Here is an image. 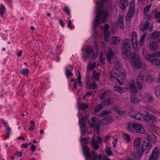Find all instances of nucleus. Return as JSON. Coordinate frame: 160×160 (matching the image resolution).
I'll use <instances>...</instances> for the list:
<instances>
[{"label": "nucleus", "mask_w": 160, "mask_h": 160, "mask_svg": "<svg viewBox=\"0 0 160 160\" xmlns=\"http://www.w3.org/2000/svg\"><path fill=\"white\" fill-rule=\"evenodd\" d=\"M155 139V136L151 132L148 133L147 137L145 138L143 140V143L142 145L141 149L142 152H145L147 154L149 152L150 149L152 147L151 142L154 141L153 139Z\"/></svg>", "instance_id": "f257e3e1"}, {"label": "nucleus", "mask_w": 160, "mask_h": 160, "mask_svg": "<svg viewBox=\"0 0 160 160\" xmlns=\"http://www.w3.org/2000/svg\"><path fill=\"white\" fill-rule=\"evenodd\" d=\"M108 15V12L106 10L98 11L93 23L94 28H96L100 23L105 22Z\"/></svg>", "instance_id": "f03ea898"}, {"label": "nucleus", "mask_w": 160, "mask_h": 160, "mask_svg": "<svg viewBox=\"0 0 160 160\" xmlns=\"http://www.w3.org/2000/svg\"><path fill=\"white\" fill-rule=\"evenodd\" d=\"M128 129L130 132L140 134H143L145 132V130L143 128L140 123H132L130 122L128 125Z\"/></svg>", "instance_id": "7ed1b4c3"}, {"label": "nucleus", "mask_w": 160, "mask_h": 160, "mask_svg": "<svg viewBox=\"0 0 160 160\" xmlns=\"http://www.w3.org/2000/svg\"><path fill=\"white\" fill-rule=\"evenodd\" d=\"M83 153L85 157L90 160H97L98 154L97 152L93 151L90 153L89 148L87 146L84 145L82 146Z\"/></svg>", "instance_id": "20e7f679"}, {"label": "nucleus", "mask_w": 160, "mask_h": 160, "mask_svg": "<svg viewBox=\"0 0 160 160\" xmlns=\"http://www.w3.org/2000/svg\"><path fill=\"white\" fill-rule=\"evenodd\" d=\"M98 45L95 43L94 46V49H91L88 48L86 49V52L83 55V58L86 59L87 57L91 55L92 58L96 57L98 54Z\"/></svg>", "instance_id": "39448f33"}, {"label": "nucleus", "mask_w": 160, "mask_h": 160, "mask_svg": "<svg viewBox=\"0 0 160 160\" xmlns=\"http://www.w3.org/2000/svg\"><path fill=\"white\" fill-rule=\"evenodd\" d=\"M131 65L134 69H139L141 67L142 64L138 55L134 54L131 58Z\"/></svg>", "instance_id": "423d86ee"}, {"label": "nucleus", "mask_w": 160, "mask_h": 160, "mask_svg": "<svg viewBox=\"0 0 160 160\" xmlns=\"http://www.w3.org/2000/svg\"><path fill=\"white\" fill-rule=\"evenodd\" d=\"M131 39L133 49L136 51H138L140 49V47L138 44L137 34L135 31H133L132 32Z\"/></svg>", "instance_id": "0eeeda50"}, {"label": "nucleus", "mask_w": 160, "mask_h": 160, "mask_svg": "<svg viewBox=\"0 0 160 160\" xmlns=\"http://www.w3.org/2000/svg\"><path fill=\"white\" fill-rule=\"evenodd\" d=\"M119 72L118 70L114 68L112 69L110 73V78L112 81L117 80L119 82V84L121 85L122 83L120 82V81L118 80L119 78H120V75H119Z\"/></svg>", "instance_id": "6e6552de"}, {"label": "nucleus", "mask_w": 160, "mask_h": 160, "mask_svg": "<svg viewBox=\"0 0 160 160\" xmlns=\"http://www.w3.org/2000/svg\"><path fill=\"white\" fill-rule=\"evenodd\" d=\"M89 119L87 117L86 118H84L80 119L79 121V124L80 126V128L82 134L85 135L86 133V131L87 129L86 127L85 122L88 121L89 122Z\"/></svg>", "instance_id": "1a4fd4ad"}, {"label": "nucleus", "mask_w": 160, "mask_h": 160, "mask_svg": "<svg viewBox=\"0 0 160 160\" xmlns=\"http://www.w3.org/2000/svg\"><path fill=\"white\" fill-rule=\"evenodd\" d=\"M92 123L90 121H89V123L90 124V127L94 129L96 133H98L100 131V124L99 121L96 119H94L93 117L92 118Z\"/></svg>", "instance_id": "9d476101"}, {"label": "nucleus", "mask_w": 160, "mask_h": 160, "mask_svg": "<svg viewBox=\"0 0 160 160\" xmlns=\"http://www.w3.org/2000/svg\"><path fill=\"white\" fill-rule=\"evenodd\" d=\"M159 155V149L157 147H156L153 150L148 160H157Z\"/></svg>", "instance_id": "9b49d317"}, {"label": "nucleus", "mask_w": 160, "mask_h": 160, "mask_svg": "<svg viewBox=\"0 0 160 160\" xmlns=\"http://www.w3.org/2000/svg\"><path fill=\"white\" fill-rule=\"evenodd\" d=\"M109 25L107 24H105L103 28L102 27L103 30L104 34L105 37V40L106 42H107L108 40V38L110 37V33L108 30L109 28Z\"/></svg>", "instance_id": "f8f14e48"}, {"label": "nucleus", "mask_w": 160, "mask_h": 160, "mask_svg": "<svg viewBox=\"0 0 160 160\" xmlns=\"http://www.w3.org/2000/svg\"><path fill=\"white\" fill-rule=\"evenodd\" d=\"M128 88L131 93L134 94L137 92V88L135 84V82L134 81H132L130 82Z\"/></svg>", "instance_id": "ddd939ff"}, {"label": "nucleus", "mask_w": 160, "mask_h": 160, "mask_svg": "<svg viewBox=\"0 0 160 160\" xmlns=\"http://www.w3.org/2000/svg\"><path fill=\"white\" fill-rule=\"evenodd\" d=\"M122 48V50H131V43L129 39H126L124 40Z\"/></svg>", "instance_id": "4468645a"}, {"label": "nucleus", "mask_w": 160, "mask_h": 160, "mask_svg": "<svg viewBox=\"0 0 160 160\" xmlns=\"http://www.w3.org/2000/svg\"><path fill=\"white\" fill-rule=\"evenodd\" d=\"M128 0H120L118 5L120 8L124 11L128 7Z\"/></svg>", "instance_id": "2eb2a0df"}, {"label": "nucleus", "mask_w": 160, "mask_h": 160, "mask_svg": "<svg viewBox=\"0 0 160 160\" xmlns=\"http://www.w3.org/2000/svg\"><path fill=\"white\" fill-rule=\"evenodd\" d=\"M130 50H122V56L125 60H128L130 59Z\"/></svg>", "instance_id": "dca6fc26"}, {"label": "nucleus", "mask_w": 160, "mask_h": 160, "mask_svg": "<svg viewBox=\"0 0 160 160\" xmlns=\"http://www.w3.org/2000/svg\"><path fill=\"white\" fill-rule=\"evenodd\" d=\"M70 81L72 82H73V87L74 88H76L77 85V83H78V85L80 86H81L82 85V83L81 81V77L80 74L79 76L77 79L74 80V79H71Z\"/></svg>", "instance_id": "f3484780"}, {"label": "nucleus", "mask_w": 160, "mask_h": 160, "mask_svg": "<svg viewBox=\"0 0 160 160\" xmlns=\"http://www.w3.org/2000/svg\"><path fill=\"white\" fill-rule=\"evenodd\" d=\"M111 94V91L108 90L105 91L101 93L99 96V98L101 100H103L105 98L109 97Z\"/></svg>", "instance_id": "a211bd4d"}, {"label": "nucleus", "mask_w": 160, "mask_h": 160, "mask_svg": "<svg viewBox=\"0 0 160 160\" xmlns=\"http://www.w3.org/2000/svg\"><path fill=\"white\" fill-rule=\"evenodd\" d=\"M110 99H108L103 102L102 103L97 106L96 107L95 110H100L102 107L104 106L105 104V103H107L108 104L112 103V102H110Z\"/></svg>", "instance_id": "6ab92c4d"}, {"label": "nucleus", "mask_w": 160, "mask_h": 160, "mask_svg": "<svg viewBox=\"0 0 160 160\" xmlns=\"http://www.w3.org/2000/svg\"><path fill=\"white\" fill-rule=\"evenodd\" d=\"M149 21H146V22L141 24L139 26V29L142 31H145L148 28L149 25Z\"/></svg>", "instance_id": "aec40b11"}, {"label": "nucleus", "mask_w": 160, "mask_h": 160, "mask_svg": "<svg viewBox=\"0 0 160 160\" xmlns=\"http://www.w3.org/2000/svg\"><path fill=\"white\" fill-rule=\"evenodd\" d=\"M142 139L140 138H138L135 139L133 142V147L135 149H138L141 144Z\"/></svg>", "instance_id": "412c9836"}, {"label": "nucleus", "mask_w": 160, "mask_h": 160, "mask_svg": "<svg viewBox=\"0 0 160 160\" xmlns=\"http://www.w3.org/2000/svg\"><path fill=\"white\" fill-rule=\"evenodd\" d=\"M113 117L110 116L104 118L102 120V123L104 125H106L108 123L111 122L113 121Z\"/></svg>", "instance_id": "4be33fe9"}, {"label": "nucleus", "mask_w": 160, "mask_h": 160, "mask_svg": "<svg viewBox=\"0 0 160 160\" xmlns=\"http://www.w3.org/2000/svg\"><path fill=\"white\" fill-rule=\"evenodd\" d=\"M143 153L142 152V151L141 149V151L140 150H138L136 154H134V152H132V153L134 158L136 160H138L140 159Z\"/></svg>", "instance_id": "5701e85b"}, {"label": "nucleus", "mask_w": 160, "mask_h": 160, "mask_svg": "<svg viewBox=\"0 0 160 160\" xmlns=\"http://www.w3.org/2000/svg\"><path fill=\"white\" fill-rule=\"evenodd\" d=\"M142 52L145 58L147 60L150 61L151 62V60L153 59V57H154L153 56V54L152 55L147 54L146 51L145 49H143Z\"/></svg>", "instance_id": "b1692460"}, {"label": "nucleus", "mask_w": 160, "mask_h": 160, "mask_svg": "<svg viewBox=\"0 0 160 160\" xmlns=\"http://www.w3.org/2000/svg\"><path fill=\"white\" fill-rule=\"evenodd\" d=\"M158 47V45L157 42H152L149 44V47L150 49L152 51L156 50Z\"/></svg>", "instance_id": "393cba45"}, {"label": "nucleus", "mask_w": 160, "mask_h": 160, "mask_svg": "<svg viewBox=\"0 0 160 160\" xmlns=\"http://www.w3.org/2000/svg\"><path fill=\"white\" fill-rule=\"evenodd\" d=\"M91 144L93 148L96 150H97L99 147L98 141L95 140V138L93 137L91 140Z\"/></svg>", "instance_id": "a878e982"}, {"label": "nucleus", "mask_w": 160, "mask_h": 160, "mask_svg": "<svg viewBox=\"0 0 160 160\" xmlns=\"http://www.w3.org/2000/svg\"><path fill=\"white\" fill-rule=\"evenodd\" d=\"M114 89L116 92L119 93H123L126 91L127 88H122L119 86H114L113 87Z\"/></svg>", "instance_id": "bb28decb"}, {"label": "nucleus", "mask_w": 160, "mask_h": 160, "mask_svg": "<svg viewBox=\"0 0 160 160\" xmlns=\"http://www.w3.org/2000/svg\"><path fill=\"white\" fill-rule=\"evenodd\" d=\"M107 60L109 62L110 61V60L114 57V53L112 52L111 49H109L107 54Z\"/></svg>", "instance_id": "cd10ccee"}, {"label": "nucleus", "mask_w": 160, "mask_h": 160, "mask_svg": "<svg viewBox=\"0 0 160 160\" xmlns=\"http://www.w3.org/2000/svg\"><path fill=\"white\" fill-rule=\"evenodd\" d=\"M149 36L151 39H156L160 36V32L156 31L154 32L151 33Z\"/></svg>", "instance_id": "c85d7f7f"}, {"label": "nucleus", "mask_w": 160, "mask_h": 160, "mask_svg": "<svg viewBox=\"0 0 160 160\" xmlns=\"http://www.w3.org/2000/svg\"><path fill=\"white\" fill-rule=\"evenodd\" d=\"M124 17L122 16H120L118 19V24L119 25L121 26V28L122 29H124V28L123 24Z\"/></svg>", "instance_id": "c756f323"}, {"label": "nucleus", "mask_w": 160, "mask_h": 160, "mask_svg": "<svg viewBox=\"0 0 160 160\" xmlns=\"http://www.w3.org/2000/svg\"><path fill=\"white\" fill-rule=\"evenodd\" d=\"M120 39L118 37H112V38L111 44L113 45H116L120 42Z\"/></svg>", "instance_id": "7c9ffc66"}, {"label": "nucleus", "mask_w": 160, "mask_h": 160, "mask_svg": "<svg viewBox=\"0 0 160 160\" xmlns=\"http://www.w3.org/2000/svg\"><path fill=\"white\" fill-rule=\"evenodd\" d=\"M134 12V11H132V10H129L126 16V20L128 21L131 20Z\"/></svg>", "instance_id": "2f4dec72"}, {"label": "nucleus", "mask_w": 160, "mask_h": 160, "mask_svg": "<svg viewBox=\"0 0 160 160\" xmlns=\"http://www.w3.org/2000/svg\"><path fill=\"white\" fill-rule=\"evenodd\" d=\"M87 88L94 90L98 88V86L94 82L92 84H87L86 86Z\"/></svg>", "instance_id": "473e14b6"}, {"label": "nucleus", "mask_w": 160, "mask_h": 160, "mask_svg": "<svg viewBox=\"0 0 160 160\" xmlns=\"http://www.w3.org/2000/svg\"><path fill=\"white\" fill-rule=\"evenodd\" d=\"M101 74V72L98 71H94L93 74V78L99 81V77Z\"/></svg>", "instance_id": "72a5a7b5"}, {"label": "nucleus", "mask_w": 160, "mask_h": 160, "mask_svg": "<svg viewBox=\"0 0 160 160\" xmlns=\"http://www.w3.org/2000/svg\"><path fill=\"white\" fill-rule=\"evenodd\" d=\"M155 93L157 97L160 99V87L156 86L154 88Z\"/></svg>", "instance_id": "f704fd0d"}, {"label": "nucleus", "mask_w": 160, "mask_h": 160, "mask_svg": "<svg viewBox=\"0 0 160 160\" xmlns=\"http://www.w3.org/2000/svg\"><path fill=\"white\" fill-rule=\"evenodd\" d=\"M88 108V106L87 104L81 103L78 106V108L79 109L84 110L87 109Z\"/></svg>", "instance_id": "c9c22d12"}, {"label": "nucleus", "mask_w": 160, "mask_h": 160, "mask_svg": "<svg viewBox=\"0 0 160 160\" xmlns=\"http://www.w3.org/2000/svg\"><path fill=\"white\" fill-rule=\"evenodd\" d=\"M131 100L132 103H137L139 102V100L138 98H136L134 95L131 94Z\"/></svg>", "instance_id": "e433bc0d"}, {"label": "nucleus", "mask_w": 160, "mask_h": 160, "mask_svg": "<svg viewBox=\"0 0 160 160\" xmlns=\"http://www.w3.org/2000/svg\"><path fill=\"white\" fill-rule=\"evenodd\" d=\"M151 63L156 65H160V59L153 58L151 60Z\"/></svg>", "instance_id": "4c0bfd02"}, {"label": "nucleus", "mask_w": 160, "mask_h": 160, "mask_svg": "<svg viewBox=\"0 0 160 160\" xmlns=\"http://www.w3.org/2000/svg\"><path fill=\"white\" fill-rule=\"evenodd\" d=\"M144 116L146 118L147 120H151L154 119V117L153 116L151 115L149 113L147 112L144 114Z\"/></svg>", "instance_id": "58836bf2"}, {"label": "nucleus", "mask_w": 160, "mask_h": 160, "mask_svg": "<svg viewBox=\"0 0 160 160\" xmlns=\"http://www.w3.org/2000/svg\"><path fill=\"white\" fill-rule=\"evenodd\" d=\"M146 34V33H143L140 38L139 40V45L140 46L142 45L144 42Z\"/></svg>", "instance_id": "ea45409f"}, {"label": "nucleus", "mask_w": 160, "mask_h": 160, "mask_svg": "<svg viewBox=\"0 0 160 160\" xmlns=\"http://www.w3.org/2000/svg\"><path fill=\"white\" fill-rule=\"evenodd\" d=\"M135 0H132L130 3L129 10L134 11Z\"/></svg>", "instance_id": "a19ab883"}, {"label": "nucleus", "mask_w": 160, "mask_h": 160, "mask_svg": "<svg viewBox=\"0 0 160 160\" xmlns=\"http://www.w3.org/2000/svg\"><path fill=\"white\" fill-rule=\"evenodd\" d=\"M144 79V75L143 74L141 73L138 76L137 81L138 82H143Z\"/></svg>", "instance_id": "79ce46f5"}, {"label": "nucleus", "mask_w": 160, "mask_h": 160, "mask_svg": "<svg viewBox=\"0 0 160 160\" xmlns=\"http://www.w3.org/2000/svg\"><path fill=\"white\" fill-rule=\"evenodd\" d=\"M151 7V4H150L148 6H147L146 7H145V8L144 9V14L145 16H146L147 15V14L149 11L150 8Z\"/></svg>", "instance_id": "37998d69"}, {"label": "nucleus", "mask_w": 160, "mask_h": 160, "mask_svg": "<svg viewBox=\"0 0 160 160\" xmlns=\"http://www.w3.org/2000/svg\"><path fill=\"white\" fill-rule=\"evenodd\" d=\"M65 74L68 78H70L73 75V73L70 72L69 69L66 68V71L65 72Z\"/></svg>", "instance_id": "c03bdc74"}, {"label": "nucleus", "mask_w": 160, "mask_h": 160, "mask_svg": "<svg viewBox=\"0 0 160 160\" xmlns=\"http://www.w3.org/2000/svg\"><path fill=\"white\" fill-rule=\"evenodd\" d=\"M138 111H131L128 113V115L130 116L131 117L133 118L135 117V115L136 114Z\"/></svg>", "instance_id": "a18cd8bd"}, {"label": "nucleus", "mask_w": 160, "mask_h": 160, "mask_svg": "<svg viewBox=\"0 0 160 160\" xmlns=\"http://www.w3.org/2000/svg\"><path fill=\"white\" fill-rule=\"evenodd\" d=\"M7 129V135L6 136V138H8L9 137V133L11 131V129L9 126L7 125H6Z\"/></svg>", "instance_id": "49530a36"}, {"label": "nucleus", "mask_w": 160, "mask_h": 160, "mask_svg": "<svg viewBox=\"0 0 160 160\" xmlns=\"http://www.w3.org/2000/svg\"><path fill=\"white\" fill-rule=\"evenodd\" d=\"M96 66V63H90L88 65V69H89L90 70H92Z\"/></svg>", "instance_id": "de8ad7c7"}, {"label": "nucleus", "mask_w": 160, "mask_h": 160, "mask_svg": "<svg viewBox=\"0 0 160 160\" xmlns=\"http://www.w3.org/2000/svg\"><path fill=\"white\" fill-rule=\"evenodd\" d=\"M28 70L27 69H23L20 71L21 74L26 76H27L28 75Z\"/></svg>", "instance_id": "09e8293b"}, {"label": "nucleus", "mask_w": 160, "mask_h": 160, "mask_svg": "<svg viewBox=\"0 0 160 160\" xmlns=\"http://www.w3.org/2000/svg\"><path fill=\"white\" fill-rule=\"evenodd\" d=\"M137 86L138 88L140 89L142 88L143 86V82H137Z\"/></svg>", "instance_id": "8fccbe9b"}, {"label": "nucleus", "mask_w": 160, "mask_h": 160, "mask_svg": "<svg viewBox=\"0 0 160 160\" xmlns=\"http://www.w3.org/2000/svg\"><path fill=\"white\" fill-rule=\"evenodd\" d=\"M105 152L106 153L108 156H111L112 154V151L108 148H106L105 149Z\"/></svg>", "instance_id": "3c124183"}, {"label": "nucleus", "mask_w": 160, "mask_h": 160, "mask_svg": "<svg viewBox=\"0 0 160 160\" xmlns=\"http://www.w3.org/2000/svg\"><path fill=\"white\" fill-rule=\"evenodd\" d=\"M141 114L138 112H137L136 114L135 115V117H134L133 118L137 120H140L141 119Z\"/></svg>", "instance_id": "603ef678"}, {"label": "nucleus", "mask_w": 160, "mask_h": 160, "mask_svg": "<svg viewBox=\"0 0 160 160\" xmlns=\"http://www.w3.org/2000/svg\"><path fill=\"white\" fill-rule=\"evenodd\" d=\"M63 11L65 12L67 15L70 13V10L69 8L67 6L65 7L63 9Z\"/></svg>", "instance_id": "864d4df0"}, {"label": "nucleus", "mask_w": 160, "mask_h": 160, "mask_svg": "<svg viewBox=\"0 0 160 160\" xmlns=\"http://www.w3.org/2000/svg\"><path fill=\"white\" fill-rule=\"evenodd\" d=\"M110 113H111V112L109 111H102L100 113V115L103 116L104 115H107Z\"/></svg>", "instance_id": "5fc2aeb1"}, {"label": "nucleus", "mask_w": 160, "mask_h": 160, "mask_svg": "<svg viewBox=\"0 0 160 160\" xmlns=\"http://www.w3.org/2000/svg\"><path fill=\"white\" fill-rule=\"evenodd\" d=\"M5 10L4 7L2 5L0 8V14L2 16L3 14V12Z\"/></svg>", "instance_id": "6e6d98bb"}, {"label": "nucleus", "mask_w": 160, "mask_h": 160, "mask_svg": "<svg viewBox=\"0 0 160 160\" xmlns=\"http://www.w3.org/2000/svg\"><path fill=\"white\" fill-rule=\"evenodd\" d=\"M117 112L121 116H124L126 114L125 112L124 111H115Z\"/></svg>", "instance_id": "4d7b16f0"}, {"label": "nucleus", "mask_w": 160, "mask_h": 160, "mask_svg": "<svg viewBox=\"0 0 160 160\" xmlns=\"http://www.w3.org/2000/svg\"><path fill=\"white\" fill-rule=\"evenodd\" d=\"M103 55V53L102 52H101V54H100V62L102 63H104V58H103L102 57V56Z\"/></svg>", "instance_id": "13d9d810"}, {"label": "nucleus", "mask_w": 160, "mask_h": 160, "mask_svg": "<svg viewBox=\"0 0 160 160\" xmlns=\"http://www.w3.org/2000/svg\"><path fill=\"white\" fill-rule=\"evenodd\" d=\"M153 56L155 57H160V51L154 53Z\"/></svg>", "instance_id": "bf43d9fd"}, {"label": "nucleus", "mask_w": 160, "mask_h": 160, "mask_svg": "<svg viewBox=\"0 0 160 160\" xmlns=\"http://www.w3.org/2000/svg\"><path fill=\"white\" fill-rule=\"evenodd\" d=\"M146 108L147 110H152L154 109L152 107L149 105L146 106Z\"/></svg>", "instance_id": "052dcab7"}, {"label": "nucleus", "mask_w": 160, "mask_h": 160, "mask_svg": "<svg viewBox=\"0 0 160 160\" xmlns=\"http://www.w3.org/2000/svg\"><path fill=\"white\" fill-rule=\"evenodd\" d=\"M59 23L61 25V26L63 27L64 25V23L62 21V19H58Z\"/></svg>", "instance_id": "680f3d73"}, {"label": "nucleus", "mask_w": 160, "mask_h": 160, "mask_svg": "<svg viewBox=\"0 0 160 160\" xmlns=\"http://www.w3.org/2000/svg\"><path fill=\"white\" fill-rule=\"evenodd\" d=\"M146 98L149 101H151L152 99V97L149 95H148L146 96Z\"/></svg>", "instance_id": "e2e57ef3"}, {"label": "nucleus", "mask_w": 160, "mask_h": 160, "mask_svg": "<svg viewBox=\"0 0 160 160\" xmlns=\"http://www.w3.org/2000/svg\"><path fill=\"white\" fill-rule=\"evenodd\" d=\"M124 139L125 140H127L128 141H130V138L129 136L128 135H126L124 137Z\"/></svg>", "instance_id": "0e129e2a"}, {"label": "nucleus", "mask_w": 160, "mask_h": 160, "mask_svg": "<svg viewBox=\"0 0 160 160\" xmlns=\"http://www.w3.org/2000/svg\"><path fill=\"white\" fill-rule=\"evenodd\" d=\"M156 18H158L160 17V12H157L155 16Z\"/></svg>", "instance_id": "69168bd1"}, {"label": "nucleus", "mask_w": 160, "mask_h": 160, "mask_svg": "<svg viewBox=\"0 0 160 160\" xmlns=\"http://www.w3.org/2000/svg\"><path fill=\"white\" fill-rule=\"evenodd\" d=\"M31 150L33 152H34L35 151L36 149V148L34 145H32L31 146Z\"/></svg>", "instance_id": "338daca9"}, {"label": "nucleus", "mask_w": 160, "mask_h": 160, "mask_svg": "<svg viewBox=\"0 0 160 160\" xmlns=\"http://www.w3.org/2000/svg\"><path fill=\"white\" fill-rule=\"evenodd\" d=\"M102 138L99 136H98L97 139V141H98V143L99 144H101V141L102 140Z\"/></svg>", "instance_id": "774afa93"}]
</instances>
